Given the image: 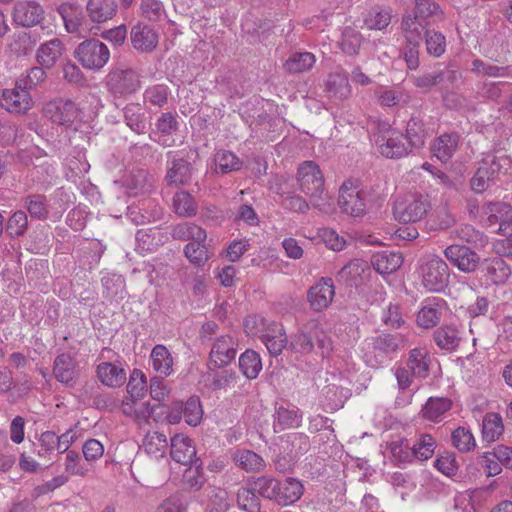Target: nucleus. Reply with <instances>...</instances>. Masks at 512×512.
I'll use <instances>...</instances> for the list:
<instances>
[{"label": "nucleus", "instance_id": "obj_1", "mask_svg": "<svg viewBox=\"0 0 512 512\" xmlns=\"http://www.w3.org/2000/svg\"><path fill=\"white\" fill-rule=\"evenodd\" d=\"M442 18L443 11L437 3L430 0H416L414 16L402 17L401 30L405 39L409 41L422 40L423 31Z\"/></svg>", "mask_w": 512, "mask_h": 512}, {"label": "nucleus", "instance_id": "obj_2", "mask_svg": "<svg viewBox=\"0 0 512 512\" xmlns=\"http://www.w3.org/2000/svg\"><path fill=\"white\" fill-rule=\"evenodd\" d=\"M299 189L310 198L314 208L321 209L326 204L324 177L319 166L313 161L303 162L297 172Z\"/></svg>", "mask_w": 512, "mask_h": 512}, {"label": "nucleus", "instance_id": "obj_3", "mask_svg": "<svg viewBox=\"0 0 512 512\" xmlns=\"http://www.w3.org/2000/svg\"><path fill=\"white\" fill-rule=\"evenodd\" d=\"M74 57L85 69L98 71L108 63L110 51L103 42L92 38L77 46Z\"/></svg>", "mask_w": 512, "mask_h": 512}, {"label": "nucleus", "instance_id": "obj_4", "mask_svg": "<svg viewBox=\"0 0 512 512\" xmlns=\"http://www.w3.org/2000/svg\"><path fill=\"white\" fill-rule=\"evenodd\" d=\"M43 113L53 123L75 129L83 120L82 110L70 99L59 98L48 102Z\"/></svg>", "mask_w": 512, "mask_h": 512}, {"label": "nucleus", "instance_id": "obj_5", "mask_svg": "<svg viewBox=\"0 0 512 512\" xmlns=\"http://www.w3.org/2000/svg\"><path fill=\"white\" fill-rule=\"evenodd\" d=\"M430 208L431 205L427 197L413 194L395 201L393 215L399 222L414 223L423 219Z\"/></svg>", "mask_w": 512, "mask_h": 512}, {"label": "nucleus", "instance_id": "obj_6", "mask_svg": "<svg viewBox=\"0 0 512 512\" xmlns=\"http://www.w3.org/2000/svg\"><path fill=\"white\" fill-rule=\"evenodd\" d=\"M369 199V193L363 188H359L352 181H345L339 190L338 205L342 212L359 217L366 213Z\"/></svg>", "mask_w": 512, "mask_h": 512}, {"label": "nucleus", "instance_id": "obj_7", "mask_svg": "<svg viewBox=\"0 0 512 512\" xmlns=\"http://www.w3.org/2000/svg\"><path fill=\"white\" fill-rule=\"evenodd\" d=\"M423 286L431 292L444 290L449 282V268L437 255H428L421 266Z\"/></svg>", "mask_w": 512, "mask_h": 512}, {"label": "nucleus", "instance_id": "obj_8", "mask_svg": "<svg viewBox=\"0 0 512 512\" xmlns=\"http://www.w3.org/2000/svg\"><path fill=\"white\" fill-rule=\"evenodd\" d=\"M106 87L115 96L131 95L141 87L139 74L130 67H116L106 77Z\"/></svg>", "mask_w": 512, "mask_h": 512}, {"label": "nucleus", "instance_id": "obj_9", "mask_svg": "<svg viewBox=\"0 0 512 512\" xmlns=\"http://www.w3.org/2000/svg\"><path fill=\"white\" fill-rule=\"evenodd\" d=\"M34 105L30 90L19 81L12 88L2 91L0 106L10 113L24 114Z\"/></svg>", "mask_w": 512, "mask_h": 512}, {"label": "nucleus", "instance_id": "obj_10", "mask_svg": "<svg viewBox=\"0 0 512 512\" xmlns=\"http://www.w3.org/2000/svg\"><path fill=\"white\" fill-rule=\"evenodd\" d=\"M445 257L451 264L465 273L474 272L479 263V255L467 246L450 245L444 251Z\"/></svg>", "mask_w": 512, "mask_h": 512}, {"label": "nucleus", "instance_id": "obj_11", "mask_svg": "<svg viewBox=\"0 0 512 512\" xmlns=\"http://www.w3.org/2000/svg\"><path fill=\"white\" fill-rule=\"evenodd\" d=\"M236 353L234 339L229 335H222L212 344L209 354L210 364L216 368L225 367L235 359Z\"/></svg>", "mask_w": 512, "mask_h": 512}, {"label": "nucleus", "instance_id": "obj_12", "mask_svg": "<svg viewBox=\"0 0 512 512\" xmlns=\"http://www.w3.org/2000/svg\"><path fill=\"white\" fill-rule=\"evenodd\" d=\"M433 128L420 114L412 115L406 125V140L410 148H422Z\"/></svg>", "mask_w": 512, "mask_h": 512}, {"label": "nucleus", "instance_id": "obj_13", "mask_svg": "<svg viewBox=\"0 0 512 512\" xmlns=\"http://www.w3.org/2000/svg\"><path fill=\"white\" fill-rule=\"evenodd\" d=\"M130 39L134 49L142 53H149L157 47L159 35L149 25L138 23L132 27Z\"/></svg>", "mask_w": 512, "mask_h": 512}, {"label": "nucleus", "instance_id": "obj_14", "mask_svg": "<svg viewBox=\"0 0 512 512\" xmlns=\"http://www.w3.org/2000/svg\"><path fill=\"white\" fill-rule=\"evenodd\" d=\"M44 16L41 5L32 0H24L15 4L13 11L14 21L25 27L40 24Z\"/></svg>", "mask_w": 512, "mask_h": 512}, {"label": "nucleus", "instance_id": "obj_15", "mask_svg": "<svg viewBox=\"0 0 512 512\" xmlns=\"http://www.w3.org/2000/svg\"><path fill=\"white\" fill-rule=\"evenodd\" d=\"M334 295L333 280L331 278H322L309 289L307 297L313 310L322 311L330 305Z\"/></svg>", "mask_w": 512, "mask_h": 512}, {"label": "nucleus", "instance_id": "obj_16", "mask_svg": "<svg viewBox=\"0 0 512 512\" xmlns=\"http://www.w3.org/2000/svg\"><path fill=\"white\" fill-rule=\"evenodd\" d=\"M170 455L172 459L180 464H197L200 460L196 458V448L193 441L183 435L176 434L171 438Z\"/></svg>", "mask_w": 512, "mask_h": 512}, {"label": "nucleus", "instance_id": "obj_17", "mask_svg": "<svg viewBox=\"0 0 512 512\" xmlns=\"http://www.w3.org/2000/svg\"><path fill=\"white\" fill-rule=\"evenodd\" d=\"M378 151L387 158H400L410 151L401 134L392 133L389 136H379L376 139Z\"/></svg>", "mask_w": 512, "mask_h": 512}, {"label": "nucleus", "instance_id": "obj_18", "mask_svg": "<svg viewBox=\"0 0 512 512\" xmlns=\"http://www.w3.org/2000/svg\"><path fill=\"white\" fill-rule=\"evenodd\" d=\"M153 183V176L144 169L131 171L123 180V185L129 195L133 196L149 193L153 188Z\"/></svg>", "mask_w": 512, "mask_h": 512}, {"label": "nucleus", "instance_id": "obj_19", "mask_svg": "<svg viewBox=\"0 0 512 512\" xmlns=\"http://www.w3.org/2000/svg\"><path fill=\"white\" fill-rule=\"evenodd\" d=\"M482 272L487 281L494 285H503L511 277L510 266L500 257L485 260L482 264Z\"/></svg>", "mask_w": 512, "mask_h": 512}, {"label": "nucleus", "instance_id": "obj_20", "mask_svg": "<svg viewBox=\"0 0 512 512\" xmlns=\"http://www.w3.org/2000/svg\"><path fill=\"white\" fill-rule=\"evenodd\" d=\"M179 129V122L176 114L164 112L158 117L155 123L154 134L158 136L157 142L164 147H170L174 143L171 135Z\"/></svg>", "mask_w": 512, "mask_h": 512}, {"label": "nucleus", "instance_id": "obj_21", "mask_svg": "<svg viewBox=\"0 0 512 512\" xmlns=\"http://www.w3.org/2000/svg\"><path fill=\"white\" fill-rule=\"evenodd\" d=\"M459 136L456 133H444L433 140L431 152L442 163L448 162L456 152Z\"/></svg>", "mask_w": 512, "mask_h": 512}, {"label": "nucleus", "instance_id": "obj_22", "mask_svg": "<svg viewBox=\"0 0 512 512\" xmlns=\"http://www.w3.org/2000/svg\"><path fill=\"white\" fill-rule=\"evenodd\" d=\"M442 304L443 300L437 297L426 299L417 314V324L425 329L436 326L441 319Z\"/></svg>", "mask_w": 512, "mask_h": 512}, {"label": "nucleus", "instance_id": "obj_23", "mask_svg": "<svg viewBox=\"0 0 512 512\" xmlns=\"http://www.w3.org/2000/svg\"><path fill=\"white\" fill-rule=\"evenodd\" d=\"M53 374L59 382L73 386L78 375L75 360L69 354L58 355L54 360Z\"/></svg>", "mask_w": 512, "mask_h": 512}, {"label": "nucleus", "instance_id": "obj_24", "mask_svg": "<svg viewBox=\"0 0 512 512\" xmlns=\"http://www.w3.org/2000/svg\"><path fill=\"white\" fill-rule=\"evenodd\" d=\"M303 492V484L296 478L288 477L278 482L277 503L282 506L293 504L301 498Z\"/></svg>", "mask_w": 512, "mask_h": 512}, {"label": "nucleus", "instance_id": "obj_25", "mask_svg": "<svg viewBox=\"0 0 512 512\" xmlns=\"http://www.w3.org/2000/svg\"><path fill=\"white\" fill-rule=\"evenodd\" d=\"M232 460L237 467L246 472H261L265 469L264 459L256 452L248 449H237L232 454Z\"/></svg>", "mask_w": 512, "mask_h": 512}, {"label": "nucleus", "instance_id": "obj_26", "mask_svg": "<svg viewBox=\"0 0 512 512\" xmlns=\"http://www.w3.org/2000/svg\"><path fill=\"white\" fill-rule=\"evenodd\" d=\"M403 263L402 255L398 252L380 251L372 256L371 264L379 274H391Z\"/></svg>", "mask_w": 512, "mask_h": 512}, {"label": "nucleus", "instance_id": "obj_27", "mask_svg": "<svg viewBox=\"0 0 512 512\" xmlns=\"http://www.w3.org/2000/svg\"><path fill=\"white\" fill-rule=\"evenodd\" d=\"M64 45L61 40L55 38L43 44L37 50L36 58L38 63L45 68H51L62 56Z\"/></svg>", "mask_w": 512, "mask_h": 512}, {"label": "nucleus", "instance_id": "obj_28", "mask_svg": "<svg viewBox=\"0 0 512 512\" xmlns=\"http://www.w3.org/2000/svg\"><path fill=\"white\" fill-rule=\"evenodd\" d=\"M97 376L102 384L108 387H120L126 381L125 370L111 362H103L97 366Z\"/></svg>", "mask_w": 512, "mask_h": 512}, {"label": "nucleus", "instance_id": "obj_29", "mask_svg": "<svg viewBox=\"0 0 512 512\" xmlns=\"http://www.w3.org/2000/svg\"><path fill=\"white\" fill-rule=\"evenodd\" d=\"M452 401L446 397H430L421 409V415L425 420L440 422L443 416L451 409Z\"/></svg>", "mask_w": 512, "mask_h": 512}, {"label": "nucleus", "instance_id": "obj_30", "mask_svg": "<svg viewBox=\"0 0 512 512\" xmlns=\"http://www.w3.org/2000/svg\"><path fill=\"white\" fill-rule=\"evenodd\" d=\"M142 448L149 456L162 458L168 450L167 436L158 431H148L143 438Z\"/></svg>", "mask_w": 512, "mask_h": 512}, {"label": "nucleus", "instance_id": "obj_31", "mask_svg": "<svg viewBox=\"0 0 512 512\" xmlns=\"http://www.w3.org/2000/svg\"><path fill=\"white\" fill-rule=\"evenodd\" d=\"M87 11L93 22L102 23L116 14L117 3L115 0H89Z\"/></svg>", "mask_w": 512, "mask_h": 512}, {"label": "nucleus", "instance_id": "obj_32", "mask_svg": "<svg viewBox=\"0 0 512 512\" xmlns=\"http://www.w3.org/2000/svg\"><path fill=\"white\" fill-rule=\"evenodd\" d=\"M151 363L153 369L164 376H169L173 371L174 359L164 345H156L151 351Z\"/></svg>", "mask_w": 512, "mask_h": 512}, {"label": "nucleus", "instance_id": "obj_33", "mask_svg": "<svg viewBox=\"0 0 512 512\" xmlns=\"http://www.w3.org/2000/svg\"><path fill=\"white\" fill-rule=\"evenodd\" d=\"M309 447L308 437L303 434L293 433L281 439V453L287 454L290 459H296L307 451Z\"/></svg>", "mask_w": 512, "mask_h": 512}, {"label": "nucleus", "instance_id": "obj_34", "mask_svg": "<svg viewBox=\"0 0 512 512\" xmlns=\"http://www.w3.org/2000/svg\"><path fill=\"white\" fill-rule=\"evenodd\" d=\"M316 57L310 52H294L284 63V69L291 74L309 71L315 64Z\"/></svg>", "mask_w": 512, "mask_h": 512}, {"label": "nucleus", "instance_id": "obj_35", "mask_svg": "<svg viewBox=\"0 0 512 512\" xmlns=\"http://www.w3.org/2000/svg\"><path fill=\"white\" fill-rule=\"evenodd\" d=\"M461 339V333L455 326L444 325L434 332V341L441 349L455 350Z\"/></svg>", "mask_w": 512, "mask_h": 512}, {"label": "nucleus", "instance_id": "obj_36", "mask_svg": "<svg viewBox=\"0 0 512 512\" xmlns=\"http://www.w3.org/2000/svg\"><path fill=\"white\" fill-rule=\"evenodd\" d=\"M326 91L330 98L346 99L351 94L348 77L341 73H332L328 76Z\"/></svg>", "mask_w": 512, "mask_h": 512}, {"label": "nucleus", "instance_id": "obj_37", "mask_svg": "<svg viewBox=\"0 0 512 512\" xmlns=\"http://www.w3.org/2000/svg\"><path fill=\"white\" fill-rule=\"evenodd\" d=\"M373 349L380 353H395L398 349L407 344V340L402 334H380L373 338Z\"/></svg>", "mask_w": 512, "mask_h": 512}, {"label": "nucleus", "instance_id": "obj_38", "mask_svg": "<svg viewBox=\"0 0 512 512\" xmlns=\"http://www.w3.org/2000/svg\"><path fill=\"white\" fill-rule=\"evenodd\" d=\"M429 353L426 348H414L410 351L407 365L411 373L420 378H425L429 371Z\"/></svg>", "mask_w": 512, "mask_h": 512}, {"label": "nucleus", "instance_id": "obj_39", "mask_svg": "<svg viewBox=\"0 0 512 512\" xmlns=\"http://www.w3.org/2000/svg\"><path fill=\"white\" fill-rule=\"evenodd\" d=\"M124 119L130 129L137 134H143L146 130L145 112L141 104L129 103L124 108Z\"/></svg>", "mask_w": 512, "mask_h": 512}, {"label": "nucleus", "instance_id": "obj_40", "mask_svg": "<svg viewBox=\"0 0 512 512\" xmlns=\"http://www.w3.org/2000/svg\"><path fill=\"white\" fill-rule=\"evenodd\" d=\"M511 206L505 202H491L483 208V220L488 226L507 222L506 218L511 213Z\"/></svg>", "mask_w": 512, "mask_h": 512}, {"label": "nucleus", "instance_id": "obj_41", "mask_svg": "<svg viewBox=\"0 0 512 512\" xmlns=\"http://www.w3.org/2000/svg\"><path fill=\"white\" fill-rule=\"evenodd\" d=\"M58 12L64 21V25L68 33H76L79 31L83 22V17L82 12L77 5L62 3L58 7Z\"/></svg>", "mask_w": 512, "mask_h": 512}, {"label": "nucleus", "instance_id": "obj_42", "mask_svg": "<svg viewBox=\"0 0 512 512\" xmlns=\"http://www.w3.org/2000/svg\"><path fill=\"white\" fill-rule=\"evenodd\" d=\"M387 449L391 454L392 461L396 465H404L414 460L412 446L409 440L405 438L391 441L388 443Z\"/></svg>", "mask_w": 512, "mask_h": 512}, {"label": "nucleus", "instance_id": "obj_43", "mask_svg": "<svg viewBox=\"0 0 512 512\" xmlns=\"http://www.w3.org/2000/svg\"><path fill=\"white\" fill-rule=\"evenodd\" d=\"M191 171V165L187 161L174 160L167 171L166 181L169 185H184L190 181Z\"/></svg>", "mask_w": 512, "mask_h": 512}, {"label": "nucleus", "instance_id": "obj_44", "mask_svg": "<svg viewBox=\"0 0 512 512\" xmlns=\"http://www.w3.org/2000/svg\"><path fill=\"white\" fill-rule=\"evenodd\" d=\"M205 495V510L207 512H225L228 509V494L224 489L208 487L205 489Z\"/></svg>", "mask_w": 512, "mask_h": 512}, {"label": "nucleus", "instance_id": "obj_45", "mask_svg": "<svg viewBox=\"0 0 512 512\" xmlns=\"http://www.w3.org/2000/svg\"><path fill=\"white\" fill-rule=\"evenodd\" d=\"M215 172L228 174L238 171L242 167V161L232 152L219 150L214 156Z\"/></svg>", "mask_w": 512, "mask_h": 512}, {"label": "nucleus", "instance_id": "obj_46", "mask_svg": "<svg viewBox=\"0 0 512 512\" xmlns=\"http://www.w3.org/2000/svg\"><path fill=\"white\" fill-rule=\"evenodd\" d=\"M411 446L413 458L418 461H426L433 456L437 443L430 434L422 433Z\"/></svg>", "mask_w": 512, "mask_h": 512}, {"label": "nucleus", "instance_id": "obj_47", "mask_svg": "<svg viewBox=\"0 0 512 512\" xmlns=\"http://www.w3.org/2000/svg\"><path fill=\"white\" fill-rule=\"evenodd\" d=\"M504 426L498 413H487L482 423V436L487 442H494L502 435Z\"/></svg>", "mask_w": 512, "mask_h": 512}, {"label": "nucleus", "instance_id": "obj_48", "mask_svg": "<svg viewBox=\"0 0 512 512\" xmlns=\"http://www.w3.org/2000/svg\"><path fill=\"white\" fill-rule=\"evenodd\" d=\"M239 367L248 379L257 378L262 369L260 356L253 350H246L239 358Z\"/></svg>", "mask_w": 512, "mask_h": 512}, {"label": "nucleus", "instance_id": "obj_49", "mask_svg": "<svg viewBox=\"0 0 512 512\" xmlns=\"http://www.w3.org/2000/svg\"><path fill=\"white\" fill-rule=\"evenodd\" d=\"M172 236L175 239L190 242L194 240H206L207 238L205 230L190 222H184L176 225L173 228Z\"/></svg>", "mask_w": 512, "mask_h": 512}, {"label": "nucleus", "instance_id": "obj_50", "mask_svg": "<svg viewBox=\"0 0 512 512\" xmlns=\"http://www.w3.org/2000/svg\"><path fill=\"white\" fill-rule=\"evenodd\" d=\"M391 18V10L372 8L364 19V24L369 30H383L390 24Z\"/></svg>", "mask_w": 512, "mask_h": 512}, {"label": "nucleus", "instance_id": "obj_51", "mask_svg": "<svg viewBox=\"0 0 512 512\" xmlns=\"http://www.w3.org/2000/svg\"><path fill=\"white\" fill-rule=\"evenodd\" d=\"M301 420L302 415L297 408L289 409L280 406L276 412L275 426H279L281 429L297 428L300 426Z\"/></svg>", "mask_w": 512, "mask_h": 512}, {"label": "nucleus", "instance_id": "obj_52", "mask_svg": "<svg viewBox=\"0 0 512 512\" xmlns=\"http://www.w3.org/2000/svg\"><path fill=\"white\" fill-rule=\"evenodd\" d=\"M453 446L460 452H470L475 449L476 441L472 432L465 427H458L452 432Z\"/></svg>", "mask_w": 512, "mask_h": 512}, {"label": "nucleus", "instance_id": "obj_53", "mask_svg": "<svg viewBox=\"0 0 512 512\" xmlns=\"http://www.w3.org/2000/svg\"><path fill=\"white\" fill-rule=\"evenodd\" d=\"M362 43V35L360 32L347 27L342 33L339 46L341 50L347 55H356L359 52Z\"/></svg>", "mask_w": 512, "mask_h": 512}, {"label": "nucleus", "instance_id": "obj_54", "mask_svg": "<svg viewBox=\"0 0 512 512\" xmlns=\"http://www.w3.org/2000/svg\"><path fill=\"white\" fill-rule=\"evenodd\" d=\"M175 212L181 217H192L196 214V205L192 196L185 191L177 192L173 198Z\"/></svg>", "mask_w": 512, "mask_h": 512}, {"label": "nucleus", "instance_id": "obj_55", "mask_svg": "<svg viewBox=\"0 0 512 512\" xmlns=\"http://www.w3.org/2000/svg\"><path fill=\"white\" fill-rule=\"evenodd\" d=\"M206 240H194L189 242L184 249L185 256L189 261L196 265L204 264L208 258V249L205 245Z\"/></svg>", "mask_w": 512, "mask_h": 512}, {"label": "nucleus", "instance_id": "obj_56", "mask_svg": "<svg viewBox=\"0 0 512 512\" xmlns=\"http://www.w3.org/2000/svg\"><path fill=\"white\" fill-rule=\"evenodd\" d=\"M170 94L168 86L164 84H155L148 86L143 97L146 102H149L153 106L163 107L168 102V96Z\"/></svg>", "mask_w": 512, "mask_h": 512}, {"label": "nucleus", "instance_id": "obj_57", "mask_svg": "<svg viewBox=\"0 0 512 512\" xmlns=\"http://www.w3.org/2000/svg\"><path fill=\"white\" fill-rule=\"evenodd\" d=\"M481 166H485L487 172L496 179L501 173H506L510 166V159L505 156L488 155L481 162Z\"/></svg>", "mask_w": 512, "mask_h": 512}, {"label": "nucleus", "instance_id": "obj_58", "mask_svg": "<svg viewBox=\"0 0 512 512\" xmlns=\"http://www.w3.org/2000/svg\"><path fill=\"white\" fill-rule=\"evenodd\" d=\"M185 422L190 426H197L202 420L203 410L199 398L190 397L185 405L182 404Z\"/></svg>", "mask_w": 512, "mask_h": 512}, {"label": "nucleus", "instance_id": "obj_59", "mask_svg": "<svg viewBox=\"0 0 512 512\" xmlns=\"http://www.w3.org/2000/svg\"><path fill=\"white\" fill-rule=\"evenodd\" d=\"M269 353L273 356L281 354L287 345V338L282 327L275 331V334H265L261 337Z\"/></svg>", "mask_w": 512, "mask_h": 512}, {"label": "nucleus", "instance_id": "obj_60", "mask_svg": "<svg viewBox=\"0 0 512 512\" xmlns=\"http://www.w3.org/2000/svg\"><path fill=\"white\" fill-rule=\"evenodd\" d=\"M471 71L478 75L488 77H506L508 76L509 67L497 66L490 63H485L480 59H475L471 64Z\"/></svg>", "mask_w": 512, "mask_h": 512}, {"label": "nucleus", "instance_id": "obj_61", "mask_svg": "<svg viewBox=\"0 0 512 512\" xmlns=\"http://www.w3.org/2000/svg\"><path fill=\"white\" fill-rule=\"evenodd\" d=\"M278 482V480L272 477L261 476L254 481L253 490L258 492L262 497L277 502Z\"/></svg>", "mask_w": 512, "mask_h": 512}, {"label": "nucleus", "instance_id": "obj_62", "mask_svg": "<svg viewBox=\"0 0 512 512\" xmlns=\"http://www.w3.org/2000/svg\"><path fill=\"white\" fill-rule=\"evenodd\" d=\"M426 50L435 57L441 56L445 52L446 41L442 33L434 30H424Z\"/></svg>", "mask_w": 512, "mask_h": 512}, {"label": "nucleus", "instance_id": "obj_63", "mask_svg": "<svg viewBox=\"0 0 512 512\" xmlns=\"http://www.w3.org/2000/svg\"><path fill=\"white\" fill-rule=\"evenodd\" d=\"M368 269L369 266L367 262L354 259L340 269L338 277L343 281L356 280V278L360 277Z\"/></svg>", "mask_w": 512, "mask_h": 512}, {"label": "nucleus", "instance_id": "obj_64", "mask_svg": "<svg viewBox=\"0 0 512 512\" xmlns=\"http://www.w3.org/2000/svg\"><path fill=\"white\" fill-rule=\"evenodd\" d=\"M238 506L246 512H260V503L255 493L248 488H240L237 492Z\"/></svg>", "mask_w": 512, "mask_h": 512}]
</instances>
